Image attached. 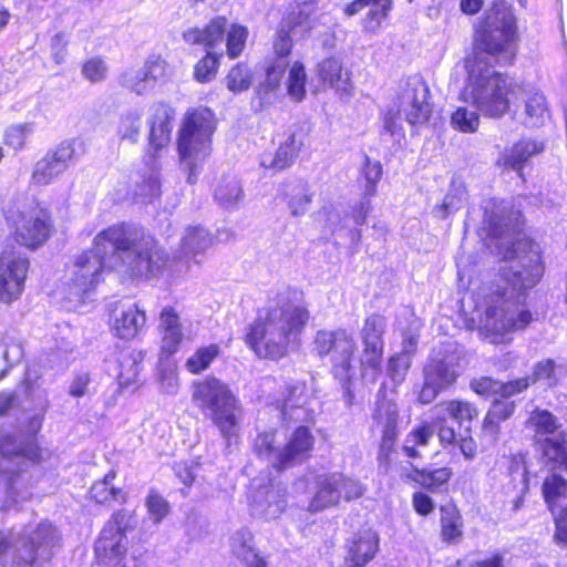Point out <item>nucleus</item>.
I'll use <instances>...</instances> for the list:
<instances>
[{"mask_svg":"<svg viewBox=\"0 0 567 567\" xmlns=\"http://www.w3.org/2000/svg\"><path fill=\"white\" fill-rule=\"evenodd\" d=\"M529 244L517 240L504 254L502 278L507 285L498 287L486 297V308L480 321V329L493 343L517 330L525 329L533 320L529 310L522 302L526 290L532 289L543 276V266L537 252L526 251Z\"/></svg>","mask_w":567,"mask_h":567,"instance_id":"1","label":"nucleus"},{"mask_svg":"<svg viewBox=\"0 0 567 567\" xmlns=\"http://www.w3.org/2000/svg\"><path fill=\"white\" fill-rule=\"evenodd\" d=\"M97 245L112 250L109 262L115 270L131 277L159 275L168 264V255L151 235L125 224L110 226L97 233Z\"/></svg>","mask_w":567,"mask_h":567,"instance_id":"2","label":"nucleus"},{"mask_svg":"<svg viewBox=\"0 0 567 567\" xmlns=\"http://www.w3.org/2000/svg\"><path fill=\"white\" fill-rule=\"evenodd\" d=\"M309 318V311L303 306L287 302L270 308L264 318H258L249 327L246 342L259 358H284Z\"/></svg>","mask_w":567,"mask_h":567,"instance_id":"3","label":"nucleus"},{"mask_svg":"<svg viewBox=\"0 0 567 567\" xmlns=\"http://www.w3.org/2000/svg\"><path fill=\"white\" fill-rule=\"evenodd\" d=\"M192 401L218 429L227 449L238 444L243 409L227 383L215 377L198 380L193 383Z\"/></svg>","mask_w":567,"mask_h":567,"instance_id":"4","label":"nucleus"},{"mask_svg":"<svg viewBox=\"0 0 567 567\" xmlns=\"http://www.w3.org/2000/svg\"><path fill=\"white\" fill-rule=\"evenodd\" d=\"M467 83L463 97L483 115L503 116L509 109V94L514 90L512 80L482 61H467Z\"/></svg>","mask_w":567,"mask_h":567,"instance_id":"5","label":"nucleus"},{"mask_svg":"<svg viewBox=\"0 0 567 567\" xmlns=\"http://www.w3.org/2000/svg\"><path fill=\"white\" fill-rule=\"evenodd\" d=\"M4 217L17 243L30 249L43 246L54 230L50 208L33 196L13 197L4 207Z\"/></svg>","mask_w":567,"mask_h":567,"instance_id":"6","label":"nucleus"},{"mask_svg":"<svg viewBox=\"0 0 567 567\" xmlns=\"http://www.w3.org/2000/svg\"><path fill=\"white\" fill-rule=\"evenodd\" d=\"M215 130L214 114L207 107L189 111L179 132L178 151L181 164L187 172V182H196V169L207 154L210 136Z\"/></svg>","mask_w":567,"mask_h":567,"instance_id":"7","label":"nucleus"},{"mask_svg":"<svg viewBox=\"0 0 567 567\" xmlns=\"http://www.w3.org/2000/svg\"><path fill=\"white\" fill-rule=\"evenodd\" d=\"M97 235L93 239V246L80 254L73 266L69 281L66 282V298L72 301H81L85 293L93 290L102 278L105 269L115 270V266L109 262L112 250L97 245Z\"/></svg>","mask_w":567,"mask_h":567,"instance_id":"8","label":"nucleus"},{"mask_svg":"<svg viewBox=\"0 0 567 567\" xmlns=\"http://www.w3.org/2000/svg\"><path fill=\"white\" fill-rule=\"evenodd\" d=\"M429 87L417 75L409 78L402 85L398 95V111L389 112L384 117V128L394 134L399 128L398 118L403 115L411 125L424 124L432 113L427 101Z\"/></svg>","mask_w":567,"mask_h":567,"instance_id":"9","label":"nucleus"},{"mask_svg":"<svg viewBox=\"0 0 567 567\" xmlns=\"http://www.w3.org/2000/svg\"><path fill=\"white\" fill-rule=\"evenodd\" d=\"M315 346L320 357H330L333 373L347 386L350 381L352 361L357 352L354 338L343 329L334 331L320 330L316 334Z\"/></svg>","mask_w":567,"mask_h":567,"instance_id":"10","label":"nucleus"},{"mask_svg":"<svg viewBox=\"0 0 567 567\" xmlns=\"http://www.w3.org/2000/svg\"><path fill=\"white\" fill-rule=\"evenodd\" d=\"M29 260L13 247L0 252V300L11 303L23 291Z\"/></svg>","mask_w":567,"mask_h":567,"instance_id":"11","label":"nucleus"},{"mask_svg":"<svg viewBox=\"0 0 567 567\" xmlns=\"http://www.w3.org/2000/svg\"><path fill=\"white\" fill-rule=\"evenodd\" d=\"M384 329L385 319L379 315H373L365 319L361 330V339L364 346L361 357L362 377L364 379L370 378L372 382H375L380 374Z\"/></svg>","mask_w":567,"mask_h":567,"instance_id":"12","label":"nucleus"},{"mask_svg":"<svg viewBox=\"0 0 567 567\" xmlns=\"http://www.w3.org/2000/svg\"><path fill=\"white\" fill-rule=\"evenodd\" d=\"M250 512L252 515L272 520L278 518L286 509V489L279 485L268 482L261 485L257 478L251 482Z\"/></svg>","mask_w":567,"mask_h":567,"instance_id":"13","label":"nucleus"},{"mask_svg":"<svg viewBox=\"0 0 567 567\" xmlns=\"http://www.w3.org/2000/svg\"><path fill=\"white\" fill-rule=\"evenodd\" d=\"M74 159L75 142H62L35 163L31 175L32 183L49 185L61 176Z\"/></svg>","mask_w":567,"mask_h":567,"instance_id":"14","label":"nucleus"},{"mask_svg":"<svg viewBox=\"0 0 567 567\" xmlns=\"http://www.w3.org/2000/svg\"><path fill=\"white\" fill-rule=\"evenodd\" d=\"M457 374L453 367L442 360H433L424 369V383L419 393V401L423 404L433 402L436 396L453 384Z\"/></svg>","mask_w":567,"mask_h":567,"instance_id":"15","label":"nucleus"},{"mask_svg":"<svg viewBox=\"0 0 567 567\" xmlns=\"http://www.w3.org/2000/svg\"><path fill=\"white\" fill-rule=\"evenodd\" d=\"M502 30L494 31L488 28L478 27L475 38V52L468 61H482L492 65L499 62V55L505 54L507 59V49L515 37H503Z\"/></svg>","mask_w":567,"mask_h":567,"instance_id":"16","label":"nucleus"},{"mask_svg":"<svg viewBox=\"0 0 567 567\" xmlns=\"http://www.w3.org/2000/svg\"><path fill=\"white\" fill-rule=\"evenodd\" d=\"M128 540L125 535H117L111 527H103L95 542L96 563L101 567H118L126 556Z\"/></svg>","mask_w":567,"mask_h":567,"instance_id":"17","label":"nucleus"},{"mask_svg":"<svg viewBox=\"0 0 567 567\" xmlns=\"http://www.w3.org/2000/svg\"><path fill=\"white\" fill-rule=\"evenodd\" d=\"M23 536L38 549L43 561H49L61 547V534L56 526L43 519L37 525H27L21 530Z\"/></svg>","mask_w":567,"mask_h":567,"instance_id":"18","label":"nucleus"},{"mask_svg":"<svg viewBox=\"0 0 567 567\" xmlns=\"http://www.w3.org/2000/svg\"><path fill=\"white\" fill-rule=\"evenodd\" d=\"M373 419L382 432L378 458L380 462L386 463L398 437L396 425L399 412L396 405L391 401L380 402L373 414Z\"/></svg>","mask_w":567,"mask_h":567,"instance_id":"19","label":"nucleus"},{"mask_svg":"<svg viewBox=\"0 0 567 567\" xmlns=\"http://www.w3.org/2000/svg\"><path fill=\"white\" fill-rule=\"evenodd\" d=\"M145 322V312L136 303H120L112 313V330L121 339H134Z\"/></svg>","mask_w":567,"mask_h":567,"instance_id":"20","label":"nucleus"},{"mask_svg":"<svg viewBox=\"0 0 567 567\" xmlns=\"http://www.w3.org/2000/svg\"><path fill=\"white\" fill-rule=\"evenodd\" d=\"M0 454L8 460H19L20 466L35 462L41 457V450L32 440L22 434H7L0 439Z\"/></svg>","mask_w":567,"mask_h":567,"instance_id":"21","label":"nucleus"},{"mask_svg":"<svg viewBox=\"0 0 567 567\" xmlns=\"http://www.w3.org/2000/svg\"><path fill=\"white\" fill-rule=\"evenodd\" d=\"M174 117V110L165 103H156L151 107L150 143L155 150L166 146L171 140V120Z\"/></svg>","mask_w":567,"mask_h":567,"instance_id":"22","label":"nucleus"},{"mask_svg":"<svg viewBox=\"0 0 567 567\" xmlns=\"http://www.w3.org/2000/svg\"><path fill=\"white\" fill-rule=\"evenodd\" d=\"M378 548L379 537L374 530L360 532L349 546L343 567H363L374 557Z\"/></svg>","mask_w":567,"mask_h":567,"instance_id":"23","label":"nucleus"},{"mask_svg":"<svg viewBox=\"0 0 567 567\" xmlns=\"http://www.w3.org/2000/svg\"><path fill=\"white\" fill-rule=\"evenodd\" d=\"M307 133L302 127L295 128L290 136L287 138L285 143H282L276 154L272 156L271 161L267 163V159H262V165L267 167H271L274 169L280 171L288 166H290L295 159V157L299 154L301 148L305 145Z\"/></svg>","mask_w":567,"mask_h":567,"instance_id":"24","label":"nucleus"},{"mask_svg":"<svg viewBox=\"0 0 567 567\" xmlns=\"http://www.w3.org/2000/svg\"><path fill=\"white\" fill-rule=\"evenodd\" d=\"M315 437L305 426H299L284 446L285 470L301 463L309 456Z\"/></svg>","mask_w":567,"mask_h":567,"instance_id":"25","label":"nucleus"},{"mask_svg":"<svg viewBox=\"0 0 567 567\" xmlns=\"http://www.w3.org/2000/svg\"><path fill=\"white\" fill-rule=\"evenodd\" d=\"M480 27L494 31L502 30L503 37H515L516 25L511 7L504 0H496L486 11Z\"/></svg>","mask_w":567,"mask_h":567,"instance_id":"26","label":"nucleus"},{"mask_svg":"<svg viewBox=\"0 0 567 567\" xmlns=\"http://www.w3.org/2000/svg\"><path fill=\"white\" fill-rule=\"evenodd\" d=\"M369 8L365 28L375 30L392 10V0H353L344 8V14L352 17Z\"/></svg>","mask_w":567,"mask_h":567,"instance_id":"27","label":"nucleus"},{"mask_svg":"<svg viewBox=\"0 0 567 567\" xmlns=\"http://www.w3.org/2000/svg\"><path fill=\"white\" fill-rule=\"evenodd\" d=\"M227 27L225 17H216L204 28H192L183 33L184 40L189 44H203L213 48L224 39Z\"/></svg>","mask_w":567,"mask_h":567,"instance_id":"28","label":"nucleus"},{"mask_svg":"<svg viewBox=\"0 0 567 567\" xmlns=\"http://www.w3.org/2000/svg\"><path fill=\"white\" fill-rule=\"evenodd\" d=\"M254 452L274 468L285 470L284 447L278 444L275 431L259 433L254 443Z\"/></svg>","mask_w":567,"mask_h":567,"instance_id":"29","label":"nucleus"},{"mask_svg":"<svg viewBox=\"0 0 567 567\" xmlns=\"http://www.w3.org/2000/svg\"><path fill=\"white\" fill-rule=\"evenodd\" d=\"M162 349L172 354L177 351L182 339V324L178 315L172 308H165L159 318Z\"/></svg>","mask_w":567,"mask_h":567,"instance_id":"30","label":"nucleus"},{"mask_svg":"<svg viewBox=\"0 0 567 567\" xmlns=\"http://www.w3.org/2000/svg\"><path fill=\"white\" fill-rule=\"evenodd\" d=\"M233 554L246 565V567H266V561L256 553L254 536L250 532L241 529L236 532L230 539Z\"/></svg>","mask_w":567,"mask_h":567,"instance_id":"31","label":"nucleus"},{"mask_svg":"<svg viewBox=\"0 0 567 567\" xmlns=\"http://www.w3.org/2000/svg\"><path fill=\"white\" fill-rule=\"evenodd\" d=\"M144 359L142 351H123L116 360V378L121 388H127L137 381L141 363Z\"/></svg>","mask_w":567,"mask_h":567,"instance_id":"32","label":"nucleus"},{"mask_svg":"<svg viewBox=\"0 0 567 567\" xmlns=\"http://www.w3.org/2000/svg\"><path fill=\"white\" fill-rule=\"evenodd\" d=\"M39 561H43V558L28 538L21 532L13 536L10 550V567H35Z\"/></svg>","mask_w":567,"mask_h":567,"instance_id":"33","label":"nucleus"},{"mask_svg":"<svg viewBox=\"0 0 567 567\" xmlns=\"http://www.w3.org/2000/svg\"><path fill=\"white\" fill-rule=\"evenodd\" d=\"M432 412L437 416V420H447L450 417L458 424L477 416L476 408L472 403L461 400L440 402L432 409Z\"/></svg>","mask_w":567,"mask_h":567,"instance_id":"34","label":"nucleus"},{"mask_svg":"<svg viewBox=\"0 0 567 567\" xmlns=\"http://www.w3.org/2000/svg\"><path fill=\"white\" fill-rule=\"evenodd\" d=\"M114 478L115 472L111 471L103 480L96 481L90 488L91 498L99 504L126 503L127 494L122 488L114 486Z\"/></svg>","mask_w":567,"mask_h":567,"instance_id":"35","label":"nucleus"},{"mask_svg":"<svg viewBox=\"0 0 567 567\" xmlns=\"http://www.w3.org/2000/svg\"><path fill=\"white\" fill-rule=\"evenodd\" d=\"M539 444L544 457L553 464L554 468L567 470V434L561 432L544 437Z\"/></svg>","mask_w":567,"mask_h":567,"instance_id":"36","label":"nucleus"},{"mask_svg":"<svg viewBox=\"0 0 567 567\" xmlns=\"http://www.w3.org/2000/svg\"><path fill=\"white\" fill-rule=\"evenodd\" d=\"M333 474L324 477L318 485V491L309 504V511L319 512L339 504L342 492L337 488Z\"/></svg>","mask_w":567,"mask_h":567,"instance_id":"37","label":"nucleus"},{"mask_svg":"<svg viewBox=\"0 0 567 567\" xmlns=\"http://www.w3.org/2000/svg\"><path fill=\"white\" fill-rule=\"evenodd\" d=\"M244 196L241 184L234 175H225L217 183L214 192L215 199L224 207L236 206Z\"/></svg>","mask_w":567,"mask_h":567,"instance_id":"38","label":"nucleus"},{"mask_svg":"<svg viewBox=\"0 0 567 567\" xmlns=\"http://www.w3.org/2000/svg\"><path fill=\"white\" fill-rule=\"evenodd\" d=\"M212 244L208 231L200 227L188 228L181 241V254L185 258H195Z\"/></svg>","mask_w":567,"mask_h":567,"instance_id":"39","label":"nucleus"},{"mask_svg":"<svg viewBox=\"0 0 567 567\" xmlns=\"http://www.w3.org/2000/svg\"><path fill=\"white\" fill-rule=\"evenodd\" d=\"M462 516L454 505L441 507V536L446 543H454L462 537Z\"/></svg>","mask_w":567,"mask_h":567,"instance_id":"40","label":"nucleus"},{"mask_svg":"<svg viewBox=\"0 0 567 567\" xmlns=\"http://www.w3.org/2000/svg\"><path fill=\"white\" fill-rule=\"evenodd\" d=\"M507 475L514 492L527 493L529 478L524 453L513 454L508 457Z\"/></svg>","mask_w":567,"mask_h":567,"instance_id":"41","label":"nucleus"},{"mask_svg":"<svg viewBox=\"0 0 567 567\" xmlns=\"http://www.w3.org/2000/svg\"><path fill=\"white\" fill-rule=\"evenodd\" d=\"M507 208L503 202H488L485 206L484 223L486 224L491 235L502 237L508 230Z\"/></svg>","mask_w":567,"mask_h":567,"instance_id":"42","label":"nucleus"},{"mask_svg":"<svg viewBox=\"0 0 567 567\" xmlns=\"http://www.w3.org/2000/svg\"><path fill=\"white\" fill-rule=\"evenodd\" d=\"M528 425L535 433V440L540 443L544 437L559 434L557 419L546 410H535L528 419Z\"/></svg>","mask_w":567,"mask_h":567,"instance_id":"43","label":"nucleus"},{"mask_svg":"<svg viewBox=\"0 0 567 567\" xmlns=\"http://www.w3.org/2000/svg\"><path fill=\"white\" fill-rule=\"evenodd\" d=\"M318 75L321 81L329 83L338 90H346L349 76L342 72L341 63L336 59H326L318 65Z\"/></svg>","mask_w":567,"mask_h":567,"instance_id":"44","label":"nucleus"},{"mask_svg":"<svg viewBox=\"0 0 567 567\" xmlns=\"http://www.w3.org/2000/svg\"><path fill=\"white\" fill-rule=\"evenodd\" d=\"M142 127V113L135 110L128 111L118 120L117 134L121 140L134 144L138 141Z\"/></svg>","mask_w":567,"mask_h":567,"instance_id":"45","label":"nucleus"},{"mask_svg":"<svg viewBox=\"0 0 567 567\" xmlns=\"http://www.w3.org/2000/svg\"><path fill=\"white\" fill-rule=\"evenodd\" d=\"M543 151V145L534 141H520L517 143L509 155L505 158V165L515 171H520L523 164L535 154Z\"/></svg>","mask_w":567,"mask_h":567,"instance_id":"46","label":"nucleus"},{"mask_svg":"<svg viewBox=\"0 0 567 567\" xmlns=\"http://www.w3.org/2000/svg\"><path fill=\"white\" fill-rule=\"evenodd\" d=\"M220 348L217 344L198 348L192 354L185 365L193 374H198L209 368L210 363L219 355Z\"/></svg>","mask_w":567,"mask_h":567,"instance_id":"47","label":"nucleus"},{"mask_svg":"<svg viewBox=\"0 0 567 567\" xmlns=\"http://www.w3.org/2000/svg\"><path fill=\"white\" fill-rule=\"evenodd\" d=\"M288 206L293 216L303 215L311 203V195L305 183L290 185L288 192Z\"/></svg>","mask_w":567,"mask_h":567,"instance_id":"48","label":"nucleus"},{"mask_svg":"<svg viewBox=\"0 0 567 567\" xmlns=\"http://www.w3.org/2000/svg\"><path fill=\"white\" fill-rule=\"evenodd\" d=\"M251 83V71L247 65L244 64H237L231 68L225 78L226 87L235 94L247 91Z\"/></svg>","mask_w":567,"mask_h":567,"instance_id":"49","label":"nucleus"},{"mask_svg":"<svg viewBox=\"0 0 567 567\" xmlns=\"http://www.w3.org/2000/svg\"><path fill=\"white\" fill-rule=\"evenodd\" d=\"M543 495L553 514H555L557 501L567 497V481L557 474H551L543 484Z\"/></svg>","mask_w":567,"mask_h":567,"instance_id":"50","label":"nucleus"},{"mask_svg":"<svg viewBox=\"0 0 567 567\" xmlns=\"http://www.w3.org/2000/svg\"><path fill=\"white\" fill-rule=\"evenodd\" d=\"M451 125L462 133H474L480 126V116L467 107H457L451 116Z\"/></svg>","mask_w":567,"mask_h":567,"instance_id":"51","label":"nucleus"},{"mask_svg":"<svg viewBox=\"0 0 567 567\" xmlns=\"http://www.w3.org/2000/svg\"><path fill=\"white\" fill-rule=\"evenodd\" d=\"M136 526L137 517L135 512L123 508L114 512L104 527H111L114 534L126 536V533L135 529Z\"/></svg>","mask_w":567,"mask_h":567,"instance_id":"52","label":"nucleus"},{"mask_svg":"<svg viewBox=\"0 0 567 567\" xmlns=\"http://www.w3.org/2000/svg\"><path fill=\"white\" fill-rule=\"evenodd\" d=\"M121 81L125 87L137 94H144L153 87L143 66L138 69H127L122 73Z\"/></svg>","mask_w":567,"mask_h":567,"instance_id":"53","label":"nucleus"},{"mask_svg":"<svg viewBox=\"0 0 567 567\" xmlns=\"http://www.w3.org/2000/svg\"><path fill=\"white\" fill-rule=\"evenodd\" d=\"M416 481L427 489H435L445 484L452 476V470L449 467H440L435 470H417Z\"/></svg>","mask_w":567,"mask_h":567,"instance_id":"54","label":"nucleus"},{"mask_svg":"<svg viewBox=\"0 0 567 567\" xmlns=\"http://www.w3.org/2000/svg\"><path fill=\"white\" fill-rule=\"evenodd\" d=\"M306 71L300 62H295L289 71L288 94L296 101L303 99L306 93Z\"/></svg>","mask_w":567,"mask_h":567,"instance_id":"55","label":"nucleus"},{"mask_svg":"<svg viewBox=\"0 0 567 567\" xmlns=\"http://www.w3.org/2000/svg\"><path fill=\"white\" fill-rule=\"evenodd\" d=\"M82 75L91 83H100L107 78L109 65L101 56H93L83 62Z\"/></svg>","mask_w":567,"mask_h":567,"instance_id":"56","label":"nucleus"},{"mask_svg":"<svg viewBox=\"0 0 567 567\" xmlns=\"http://www.w3.org/2000/svg\"><path fill=\"white\" fill-rule=\"evenodd\" d=\"M525 113L528 117L529 125H540L547 115L545 96L539 93H535L529 96L526 101Z\"/></svg>","mask_w":567,"mask_h":567,"instance_id":"57","label":"nucleus"},{"mask_svg":"<svg viewBox=\"0 0 567 567\" xmlns=\"http://www.w3.org/2000/svg\"><path fill=\"white\" fill-rule=\"evenodd\" d=\"M383 174L382 165L379 161H373L365 155L363 175L367 184L364 187V197H372L377 193V184Z\"/></svg>","mask_w":567,"mask_h":567,"instance_id":"58","label":"nucleus"},{"mask_svg":"<svg viewBox=\"0 0 567 567\" xmlns=\"http://www.w3.org/2000/svg\"><path fill=\"white\" fill-rule=\"evenodd\" d=\"M150 518L154 524H159L169 513L168 502L157 492L152 491L145 501Z\"/></svg>","mask_w":567,"mask_h":567,"instance_id":"59","label":"nucleus"},{"mask_svg":"<svg viewBox=\"0 0 567 567\" xmlns=\"http://www.w3.org/2000/svg\"><path fill=\"white\" fill-rule=\"evenodd\" d=\"M333 477L336 480L337 488L342 492V497L344 501L350 502L352 499L360 498L364 492L365 487L359 481L347 477L343 474L334 473Z\"/></svg>","mask_w":567,"mask_h":567,"instance_id":"60","label":"nucleus"},{"mask_svg":"<svg viewBox=\"0 0 567 567\" xmlns=\"http://www.w3.org/2000/svg\"><path fill=\"white\" fill-rule=\"evenodd\" d=\"M218 59V55L208 51L195 65V79L202 83L213 80L217 73L219 64Z\"/></svg>","mask_w":567,"mask_h":567,"instance_id":"61","label":"nucleus"},{"mask_svg":"<svg viewBox=\"0 0 567 567\" xmlns=\"http://www.w3.org/2000/svg\"><path fill=\"white\" fill-rule=\"evenodd\" d=\"M248 31L243 25L234 24L227 35V54L229 58H237L244 50Z\"/></svg>","mask_w":567,"mask_h":567,"instance_id":"62","label":"nucleus"},{"mask_svg":"<svg viewBox=\"0 0 567 567\" xmlns=\"http://www.w3.org/2000/svg\"><path fill=\"white\" fill-rule=\"evenodd\" d=\"M410 367L411 358L405 353H398L389 360L388 375L395 384H400L403 382Z\"/></svg>","mask_w":567,"mask_h":567,"instance_id":"63","label":"nucleus"},{"mask_svg":"<svg viewBox=\"0 0 567 567\" xmlns=\"http://www.w3.org/2000/svg\"><path fill=\"white\" fill-rule=\"evenodd\" d=\"M515 411V403L508 400L495 399L486 417L485 423H498L509 419Z\"/></svg>","mask_w":567,"mask_h":567,"instance_id":"64","label":"nucleus"}]
</instances>
